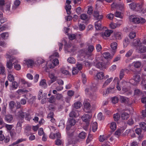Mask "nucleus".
Returning <instances> with one entry per match:
<instances>
[{"instance_id": "58", "label": "nucleus", "mask_w": 146, "mask_h": 146, "mask_svg": "<svg viewBox=\"0 0 146 146\" xmlns=\"http://www.w3.org/2000/svg\"><path fill=\"white\" fill-rule=\"evenodd\" d=\"M93 10V8L92 7H89L88 8V9L87 11V13L90 15L92 14Z\"/></svg>"}, {"instance_id": "61", "label": "nucleus", "mask_w": 146, "mask_h": 146, "mask_svg": "<svg viewBox=\"0 0 146 146\" xmlns=\"http://www.w3.org/2000/svg\"><path fill=\"white\" fill-rule=\"evenodd\" d=\"M110 28L113 29H115L116 27H118L116 23H111L110 25Z\"/></svg>"}, {"instance_id": "30", "label": "nucleus", "mask_w": 146, "mask_h": 146, "mask_svg": "<svg viewBox=\"0 0 146 146\" xmlns=\"http://www.w3.org/2000/svg\"><path fill=\"white\" fill-rule=\"evenodd\" d=\"M92 130L93 132H94L96 131L98 128V125L97 123L96 122L93 123L92 124Z\"/></svg>"}, {"instance_id": "44", "label": "nucleus", "mask_w": 146, "mask_h": 146, "mask_svg": "<svg viewBox=\"0 0 146 146\" xmlns=\"http://www.w3.org/2000/svg\"><path fill=\"white\" fill-rule=\"evenodd\" d=\"M81 103L79 102H75L74 104V107L76 109H78L81 107Z\"/></svg>"}, {"instance_id": "38", "label": "nucleus", "mask_w": 146, "mask_h": 146, "mask_svg": "<svg viewBox=\"0 0 146 146\" xmlns=\"http://www.w3.org/2000/svg\"><path fill=\"white\" fill-rule=\"evenodd\" d=\"M125 70L122 69L120 71L119 73V78L120 80H121L124 76Z\"/></svg>"}, {"instance_id": "54", "label": "nucleus", "mask_w": 146, "mask_h": 146, "mask_svg": "<svg viewBox=\"0 0 146 146\" xmlns=\"http://www.w3.org/2000/svg\"><path fill=\"white\" fill-rule=\"evenodd\" d=\"M93 139L92 136L91 135H89L86 140V143H88Z\"/></svg>"}, {"instance_id": "45", "label": "nucleus", "mask_w": 146, "mask_h": 146, "mask_svg": "<svg viewBox=\"0 0 146 146\" xmlns=\"http://www.w3.org/2000/svg\"><path fill=\"white\" fill-rule=\"evenodd\" d=\"M110 54L108 52H104L103 54L104 57L106 59H108L110 58Z\"/></svg>"}, {"instance_id": "1", "label": "nucleus", "mask_w": 146, "mask_h": 146, "mask_svg": "<svg viewBox=\"0 0 146 146\" xmlns=\"http://www.w3.org/2000/svg\"><path fill=\"white\" fill-rule=\"evenodd\" d=\"M76 122V121L74 118H69L68 119L66 129L67 135L69 137L73 135V133L75 130L74 126Z\"/></svg>"}, {"instance_id": "8", "label": "nucleus", "mask_w": 146, "mask_h": 146, "mask_svg": "<svg viewBox=\"0 0 146 146\" xmlns=\"http://www.w3.org/2000/svg\"><path fill=\"white\" fill-rule=\"evenodd\" d=\"M93 15L94 18L97 20H102L103 17V15H100L99 12L97 11H94L93 13Z\"/></svg>"}, {"instance_id": "64", "label": "nucleus", "mask_w": 146, "mask_h": 146, "mask_svg": "<svg viewBox=\"0 0 146 146\" xmlns=\"http://www.w3.org/2000/svg\"><path fill=\"white\" fill-rule=\"evenodd\" d=\"M76 36L75 34H72L69 35V38L70 40H72L76 38Z\"/></svg>"}, {"instance_id": "13", "label": "nucleus", "mask_w": 146, "mask_h": 146, "mask_svg": "<svg viewBox=\"0 0 146 146\" xmlns=\"http://www.w3.org/2000/svg\"><path fill=\"white\" fill-rule=\"evenodd\" d=\"M13 119V116L10 114H7L5 117V120L8 123H11Z\"/></svg>"}, {"instance_id": "40", "label": "nucleus", "mask_w": 146, "mask_h": 146, "mask_svg": "<svg viewBox=\"0 0 146 146\" xmlns=\"http://www.w3.org/2000/svg\"><path fill=\"white\" fill-rule=\"evenodd\" d=\"M140 126L141 129L143 130H146V124L144 122H141L140 124Z\"/></svg>"}, {"instance_id": "27", "label": "nucleus", "mask_w": 146, "mask_h": 146, "mask_svg": "<svg viewBox=\"0 0 146 146\" xmlns=\"http://www.w3.org/2000/svg\"><path fill=\"white\" fill-rule=\"evenodd\" d=\"M120 99L121 101V102L128 103L129 99L127 98H125L123 96H120Z\"/></svg>"}, {"instance_id": "7", "label": "nucleus", "mask_w": 146, "mask_h": 146, "mask_svg": "<svg viewBox=\"0 0 146 146\" xmlns=\"http://www.w3.org/2000/svg\"><path fill=\"white\" fill-rule=\"evenodd\" d=\"M91 118V116L89 114H85L82 117V119L83 121L86 122V125L88 126L89 124L88 122Z\"/></svg>"}, {"instance_id": "3", "label": "nucleus", "mask_w": 146, "mask_h": 146, "mask_svg": "<svg viewBox=\"0 0 146 146\" xmlns=\"http://www.w3.org/2000/svg\"><path fill=\"white\" fill-rule=\"evenodd\" d=\"M96 88L93 86H88L85 90L86 94L89 96H91L95 91Z\"/></svg>"}, {"instance_id": "15", "label": "nucleus", "mask_w": 146, "mask_h": 146, "mask_svg": "<svg viewBox=\"0 0 146 146\" xmlns=\"http://www.w3.org/2000/svg\"><path fill=\"white\" fill-rule=\"evenodd\" d=\"M49 77L51 79L50 83H52L56 81L57 78L56 76H54V74L53 73H50L49 74Z\"/></svg>"}, {"instance_id": "16", "label": "nucleus", "mask_w": 146, "mask_h": 146, "mask_svg": "<svg viewBox=\"0 0 146 146\" xmlns=\"http://www.w3.org/2000/svg\"><path fill=\"white\" fill-rule=\"evenodd\" d=\"M84 105L85 109L89 110L91 108V105L90 103L87 100H85L84 102Z\"/></svg>"}, {"instance_id": "37", "label": "nucleus", "mask_w": 146, "mask_h": 146, "mask_svg": "<svg viewBox=\"0 0 146 146\" xmlns=\"http://www.w3.org/2000/svg\"><path fill=\"white\" fill-rule=\"evenodd\" d=\"M133 79L136 82H139L140 81V76L139 75H136L134 76Z\"/></svg>"}, {"instance_id": "55", "label": "nucleus", "mask_w": 146, "mask_h": 146, "mask_svg": "<svg viewBox=\"0 0 146 146\" xmlns=\"http://www.w3.org/2000/svg\"><path fill=\"white\" fill-rule=\"evenodd\" d=\"M24 121V120L23 119H20L19 121L17 123L16 127H21L22 124Z\"/></svg>"}, {"instance_id": "20", "label": "nucleus", "mask_w": 146, "mask_h": 146, "mask_svg": "<svg viewBox=\"0 0 146 146\" xmlns=\"http://www.w3.org/2000/svg\"><path fill=\"white\" fill-rule=\"evenodd\" d=\"M26 113L23 112L22 110H20L18 112V116L21 118V119H23H23L25 117V115H26Z\"/></svg>"}, {"instance_id": "53", "label": "nucleus", "mask_w": 146, "mask_h": 146, "mask_svg": "<svg viewBox=\"0 0 146 146\" xmlns=\"http://www.w3.org/2000/svg\"><path fill=\"white\" fill-rule=\"evenodd\" d=\"M136 33L134 32H131L129 34V36L130 38H134L136 36Z\"/></svg>"}, {"instance_id": "11", "label": "nucleus", "mask_w": 146, "mask_h": 146, "mask_svg": "<svg viewBox=\"0 0 146 146\" xmlns=\"http://www.w3.org/2000/svg\"><path fill=\"white\" fill-rule=\"evenodd\" d=\"M115 87L112 86L111 87L108 88L106 90V93L104 92V94H108L109 93H113L115 92Z\"/></svg>"}, {"instance_id": "46", "label": "nucleus", "mask_w": 146, "mask_h": 146, "mask_svg": "<svg viewBox=\"0 0 146 146\" xmlns=\"http://www.w3.org/2000/svg\"><path fill=\"white\" fill-rule=\"evenodd\" d=\"M68 61L70 63H75V59L72 57L69 58L68 60Z\"/></svg>"}, {"instance_id": "4", "label": "nucleus", "mask_w": 146, "mask_h": 146, "mask_svg": "<svg viewBox=\"0 0 146 146\" xmlns=\"http://www.w3.org/2000/svg\"><path fill=\"white\" fill-rule=\"evenodd\" d=\"M132 21L135 23H143L145 22V20L142 17H135L132 18Z\"/></svg>"}, {"instance_id": "36", "label": "nucleus", "mask_w": 146, "mask_h": 146, "mask_svg": "<svg viewBox=\"0 0 146 146\" xmlns=\"http://www.w3.org/2000/svg\"><path fill=\"white\" fill-rule=\"evenodd\" d=\"M86 135V133L82 131L79 133V137L80 139H84L85 138Z\"/></svg>"}, {"instance_id": "17", "label": "nucleus", "mask_w": 146, "mask_h": 146, "mask_svg": "<svg viewBox=\"0 0 146 146\" xmlns=\"http://www.w3.org/2000/svg\"><path fill=\"white\" fill-rule=\"evenodd\" d=\"M97 79L99 80H102L104 79V74L103 72H99L97 73L96 77Z\"/></svg>"}, {"instance_id": "32", "label": "nucleus", "mask_w": 146, "mask_h": 146, "mask_svg": "<svg viewBox=\"0 0 146 146\" xmlns=\"http://www.w3.org/2000/svg\"><path fill=\"white\" fill-rule=\"evenodd\" d=\"M117 46V44L116 42H114L111 43V48L114 51V52H115V50L116 49Z\"/></svg>"}, {"instance_id": "26", "label": "nucleus", "mask_w": 146, "mask_h": 146, "mask_svg": "<svg viewBox=\"0 0 146 146\" xmlns=\"http://www.w3.org/2000/svg\"><path fill=\"white\" fill-rule=\"evenodd\" d=\"M65 8L67 14L69 15H70L71 13L70 10L71 9V6L70 5H66Z\"/></svg>"}, {"instance_id": "62", "label": "nucleus", "mask_w": 146, "mask_h": 146, "mask_svg": "<svg viewBox=\"0 0 146 146\" xmlns=\"http://www.w3.org/2000/svg\"><path fill=\"white\" fill-rule=\"evenodd\" d=\"M60 71L63 74H64L65 75H67L69 74V72L63 68H61L60 69Z\"/></svg>"}, {"instance_id": "43", "label": "nucleus", "mask_w": 146, "mask_h": 146, "mask_svg": "<svg viewBox=\"0 0 146 146\" xmlns=\"http://www.w3.org/2000/svg\"><path fill=\"white\" fill-rule=\"evenodd\" d=\"M8 28V26L7 25H3L2 27L0 26V32L3 31Z\"/></svg>"}, {"instance_id": "34", "label": "nucleus", "mask_w": 146, "mask_h": 146, "mask_svg": "<svg viewBox=\"0 0 146 146\" xmlns=\"http://www.w3.org/2000/svg\"><path fill=\"white\" fill-rule=\"evenodd\" d=\"M115 16L116 17L122 19L123 17V14L120 12L116 11L115 14Z\"/></svg>"}, {"instance_id": "5", "label": "nucleus", "mask_w": 146, "mask_h": 146, "mask_svg": "<svg viewBox=\"0 0 146 146\" xmlns=\"http://www.w3.org/2000/svg\"><path fill=\"white\" fill-rule=\"evenodd\" d=\"M113 31L111 30H106L105 31L100 33L101 36L104 39H106V38L109 37Z\"/></svg>"}, {"instance_id": "28", "label": "nucleus", "mask_w": 146, "mask_h": 146, "mask_svg": "<svg viewBox=\"0 0 146 146\" xmlns=\"http://www.w3.org/2000/svg\"><path fill=\"white\" fill-rule=\"evenodd\" d=\"M110 128L112 131H114L116 129V125L115 123L113 122L110 125Z\"/></svg>"}, {"instance_id": "33", "label": "nucleus", "mask_w": 146, "mask_h": 146, "mask_svg": "<svg viewBox=\"0 0 146 146\" xmlns=\"http://www.w3.org/2000/svg\"><path fill=\"white\" fill-rule=\"evenodd\" d=\"M133 64L134 67L137 68H139L141 65V63L139 61L134 62Z\"/></svg>"}, {"instance_id": "19", "label": "nucleus", "mask_w": 146, "mask_h": 146, "mask_svg": "<svg viewBox=\"0 0 146 146\" xmlns=\"http://www.w3.org/2000/svg\"><path fill=\"white\" fill-rule=\"evenodd\" d=\"M141 44L140 41L139 39L134 40L133 43V46L135 47L136 49Z\"/></svg>"}, {"instance_id": "52", "label": "nucleus", "mask_w": 146, "mask_h": 146, "mask_svg": "<svg viewBox=\"0 0 146 146\" xmlns=\"http://www.w3.org/2000/svg\"><path fill=\"white\" fill-rule=\"evenodd\" d=\"M15 103L14 101H11L9 103V106L10 109H12L14 108Z\"/></svg>"}, {"instance_id": "14", "label": "nucleus", "mask_w": 146, "mask_h": 146, "mask_svg": "<svg viewBox=\"0 0 146 146\" xmlns=\"http://www.w3.org/2000/svg\"><path fill=\"white\" fill-rule=\"evenodd\" d=\"M31 127L29 126H27L25 129L24 133L25 134L28 136L31 134Z\"/></svg>"}, {"instance_id": "21", "label": "nucleus", "mask_w": 146, "mask_h": 146, "mask_svg": "<svg viewBox=\"0 0 146 146\" xmlns=\"http://www.w3.org/2000/svg\"><path fill=\"white\" fill-rule=\"evenodd\" d=\"M96 66L97 68L100 70H102L105 68L104 64L102 62L97 63L96 64Z\"/></svg>"}, {"instance_id": "23", "label": "nucleus", "mask_w": 146, "mask_h": 146, "mask_svg": "<svg viewBox=\"0 0 146 146\" xmlns=\"http://www.w3.org/2000/svg\"><path fill=\"white\" fill-rule=\"evenodd\" d=\"M129 116V114L126 112H124L121 115V117L122 119L126 120L128 118Z\"/></svg>"}, {"instance_id": "29", "label": "nucleus", "mask_w": 146, "mask_h": 146, "mask_svg": "<svg viewBox=\"0 0 146 146\" xmlns=\"http://www.w3.org/2000/svg\"><path fill=\"white\" fill-rule=\"evenodd\" d=\"M18 86V84L16 81L13 82L12 83V89L15 90L17 89Z\"/></svg>"}, {"instance_id": "63", "label": "nucleus", "mask_w": 146, "mask_h": 146, "mask_svg": "<svg viewBox=\"0 0 146 146\" xmlns=\"http://www.w3.org/2000/svg\"><path fill=\"white\" fill-rule=\"evenodd\" d=\"M96 48L97 52H99L102 49V46L100 44H98L96 45Z\"/></svg>"}, {"instance_id": "41", "label": "nucleus", "mask_w": 146, "mask_h": 146, "mask_svg": "<svg viewBox=\"0 0 146 146\" xmlns=\"http://www.w3.org/2000/svg\"><path fill=\"white\" fill-rule=\"evenodd\" d=\"M129 39L126 38H125L124 41L123 42V44L124 47H126L129 43Z\"/></svg>"}, {"instance_id": "12", "label": "nucleus", "mask_w": 146, "mask_h": 146, "mask_svg": "<svg viewBox=\"0 0 146 146\" xmlns=\"http://www.w3.org/2000/svg\"><path fill=\"white\" fill-rule=\"evenodd\" d=\"M137 50H138V52L140 53H144L146 51V47L141 44Z\"/></svg>"}, {"instance_id": "2", "label": "nucleus", "mask_w": 146, "mask_h": 146, "mask_svg": "<svg viewBox=\"0 0 146 146\" xmlns=\"http://www.w3.org/2000/svg\"><path fill=\"white\" fill-rule=\"evenodd\" d=\"M7 58H9V60L7 61V67L9 69H11L13 68V62H14V60H15V57L11 56L9 55H7Z\"/></svg>"}, {"instance_id": "57", "label": "nucleus", "mask_w": 146, "mask_h": 146, "mask_svg": "<svg viewBox=\"0 0 146 146\" xmlns=\"http://www.w3.org/2000/svg\"><path fill=\"white\" fill-rule=\"evenodd\" d=\"M79 70L76 67L73 68L72 72V74L75 75L77 74L78 73Z\"/></svg>"}, {"instance_id": "6", "label": "nucleus", "mask_w": 146, "mask_h": 146, "mask_svg": "<svg viewBox=\"0 0 146 146\" xmlns=\"http://www.w3.org/2000/svg\"><path fill=\"white\" fill-rule=\"evenodd\" d=\"M129 7L133 10L136 9L137 10H138L141 9V6L139 4L132 3L129 4Z\"/></svg>"}, {"instance_id": "31", "label": "nucleus", "mask_w": 146, "mask_h": 146, "mask_svg": "<svg viewBox=\"0 0 146 146\" xmlns=\"http://www.w3.org/2000/svg\"><path fill=\"white\" fill-rule=\"evenodd\" d=\"M26 63L28 67L31 66L34 64V61L32 60L29 59L26 61Z\"/></svg>"}, {"instance_id": "25", "label": "nucleus", "mask_w": 146, "mask_h": 146, "mask_svg": "<svg viewBox=\"0 0 146 146\" xmlns=\"http://www.w3.org/2000/svg\"><path fill=\"white\" fill-rule=\"evenodd\" d=\"M40 85L44 88H46L47 87V84L45 80H41L40 82Z\"/></svg>"}, {"instance_id": "22", "label": "nucleus", "mask_w": 146, "mask_h": 146, "mask_svg": "<svg viewBox=\"0 0 146 146\" xmlns=\"http://www.w3.org/2000/svg\"><path fill=\"white\" fill-rule=\"evenodd\" d=\"M113 79V78L112 77H111L107 79L104 83L102 86V87H105L108 85L112 81Z\"/></svg>"}, {"instance_id": "10", "label": "nucleus", "mask_w": 146, "mask_h": 146, "mask_svg": "<svg viewBox=\"0 0 146 146\" xmlns=\"http://www.w3.org/2000/svg\"><path fill=\"white\" fill-rule=\"evenodd\" d=\"M79 115L78 111L76 109H73L72 111L69 114L70 117H75Z\"/></svg>"}, {"instance_id": "9", "label": "nucleus", "mask_w": 146, "mask_h": 146, "mask_svg": "<svg viewBox=\"0 0 146 146\" xmlns=\"http://www.w3.org/2000/svg\"><path fill=\"white\" fill-rule=\"evenodd\" d=\"M102 20H98L95 23V26L96 29L97 30H100L102 29Z\"/></svg>"}, {"instance_id": "59", "label": "nucleus", "mask_w": 146, "mask_h": 146, "mask_svg": "<svg viewBox=\"0 0 146 146\" xmlns=\"http://www.w3.org/2000/svg\"><path fill=\"white\" fill-rule=\"evenodd\" d=\"M5 1L4 0H0V9H3V6L4 5Z\"/></svg>"}, {"instance_id": "60", "label": "nucleus", "mask_w": 146, "mask_h": 146, "mask_svg": "<svg viewBox=\"0 0 146 146\" xmlns=\"http://www.w3.org/2000/svg\"><path fill=\"white\" fill-rule=\"evenodd\" d=\"M112 101L113 103L115 104L118 102V99L117 97H113L112 98Z\"/></svg>"}, {"instance_id": "47", "label": "nucleus", "mask_w": 146, "mask_h": 146, "mask_svg": "<svg viewBox=\"0 0 146 146\" xmlns=\"http://www.w3.org/2000/svg\"><path fill=\"white\" fill-rule=\"evenodd\" d=\"M5 68L3 66L0 67V74L2 75L5 74Z\"/></svg>"}, {"instance_id": "24", "label": "nucleus", "mask_w": 146, "mask_h": 146, "mask_svg": "<svg viewBox=\"0 0 146 146\" xmlns=\"http://www.w3.org/2000/svg\"><path fill=\"white\" fill-rule=\"evenodd\" d=\"M80 18L82 20L88 21L90 19V17L86 14H82L80 16Z\"/></svg>"}, {"instance_id": "51", "label": "nucleus", "mask_w": 146, "mask_h": 146, "mask_svg": "<svg viewBox=\"0 0 146 146\" xmlns=\"http://www.w3.org/2000/svg\"><path fill=\"white\" fill-rule=\"evenodd\" d=\"M94 49V46L92 45H91L88 46V51L89 52L91 53L93 51Z\"/></svg>"}, {"instance_id": "18", "label": "nucleus", "mask_w": 146, "mask_h": 146, "mask_svg": "<svg viewBox=\"0 0 146 146\" xmlns=\"http://www.w3.org/2000/svg\"><path fill=\"white\" fill-rule=\"evenodd\" d=\"M114 37L115 39H120L122 38L121 34L120 32H115L114 33Z\"/></svg>"}, {"instance_id": "39", "label": "nucleus", "mask_w": 146, "mask_h": 146, "mask_svg": "<svg viewBox=\"0 0 146 146\" xmlns=\"http://www.w3.org/2000/svg\"><path fill=\"white\" fill-rule=\"evenodd\" d=\"M120 115L118 113H116L113 115V118L115 121H118L120 118Z\"/></svg>"}, {"instance_id": "56", "label": "nucleus", "mask_w": 146, "mask_h": 146, "mask_svg": "<svg viewBox=\"0 0 146 146\" xmlns=\"http://www.w3.org/2000/svg\"><path fill=\"white\" fill-rule=\"evenodd\" d=\"M76 68L80 70L82 68L83 66L82 64L77 62L76 64Z\"/></svg>"}, {"instance_id": "35", "label": "nucleus", "mask_w": 146, "mask_h": 146, "mask_svg": "<svg viewBox=\"0 0 146 146\" xmlns=\"http://www.w3.org/2000/svg\"><path fill=\"white\" fill-rule=\"evenodd\" d=\"M142 92L138 89H135L134 90V95L140 96L142 94Z\"/></svg>"}, {"instance_id": "42", "label": "nucleus", "mask_w": 146, "mask_h": 146, "mask_svg": "<svg viewBox=\"0 0 146 146\" xmlns=\"http://www.w3.org/2000/svg\"><path fill=\"white\" fill-rule=\"evenodd\" d=\"M5 127L6 128L8 131L9 132L10 131H11V130L13 127V125H8L6 124L5 126Z\"/></svg>"}, {"instance_id": "48", "label": "nucleus", "mask_w": 146, "mask_h": 146, "mask_svg": "<svg viewBox=\"0 0 146 146\" xmlns=\"http://www.w3.org/2000/svg\"><path fill=\"white\" fill-rule=\"evenodd\" d=\"M9 35L8 32L3 33L1 34V37L3 38H6L9 36Z\"/></svg>"}, {"instance_id": "50", "label": "nucleus", "mask_w": 146, "mask_h": 146, "mask_svg": "<svg viewBox=\"0 0 146 146\" xmlns=\"http://www.w3.org/2000/svg\"><path fill=\"white\" fill-rule=\"evenodd\" d=\"M8 79L10 81L13 82L14 80V77L13 75L10 74L8 75Z\"/></svg>"}, {"instance_id": "49", "label": "nucleus", "mask_w": 146, "mask_h": 146, "mask_svg": "<svg viewBox=\"0 0 146 146\" xmlns=\"http://www.w3.org/2000/svg\"><path fill=\"white\" fill-rule=\"evenodd\" d=\"M55 98L54 96H52L48 99V102L51 103H53L55 102Z\"/></svg>"}]
</instances>
